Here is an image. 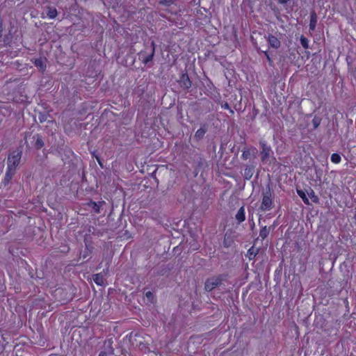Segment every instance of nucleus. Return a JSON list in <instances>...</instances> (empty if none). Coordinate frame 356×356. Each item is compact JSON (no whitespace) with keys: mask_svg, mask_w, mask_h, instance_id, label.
<instances>
[{"mask_svg":"<svg viewBox=\"0 0 356 356\" xmlns=\"http://www.w3.org/2000/svg\"><path fill=\"white\" fill-rule=\"evenodd\" d=\"M227 274H219L207 278L204 283L205 291L210 292L220 286L227 280Z\"/></svg>","mask_w":356,"mask_h":356,"instance_id":"nucleus-1","label":"nucleus"},{"mask_svg":"<svg viewBox=\"0 0 356 356\" xmlns=\"http://www.w3.org/2000/svg\"><path fill=\"white\" fill-rule=\"evenodd\" d=\"M22 156V149L21 148H17L13 151L8 156L7 160V168L10 170L16 171L17 166L19 165Z\"/></svg>","mask_w":356,"mask_h":356,"instance_id":"nucleus-2","label":"nucleus"},{"mask_svg":"<svg viewBox=\"0 0 356 356\" xmlns=\"http://www.w3.org/2000/svg\"><path fill=\"white\" fill-rule=\"evenodd\" d=\"M272 193L270 187H268L266 192L263 193L262 202L260 209L262 211H269L272 209Z\"/></svg>","mask_w":356,"mask_h":356,"instance_id":"nucleus-3","label":"nucleus"},{"mask_svg":"<svg viewBox=\"0 0 356 356\" xmlns=\"http://www.w3.org/2000/svg\"><path fill=\"white\" fill-rule=\"evenodd\" d=\"M259 145L261 147V161L263 163H266L269 160L270 156L273 154V152L270 146L268 145L264 140L259 141Z\"/></svg>","mask_w":356,"mask_h":356,"instance_id":"nucleus-4","label":"nucleus"},{"mask_svg":"<svg viewBox=\"0 0 356 356\" xmlns=\"http://www.w3.org/2000/svg\"><path fill=\"white\" fill-rule=\"evenodd\" d=\"M155 42L152 41L149 53L147 54L146 51H141L139 53V56L143 58L142 61L144 64L147 65L153 60L155 54Z\"/></svg>","mask_w":356,"mask_h":356,"instance_id":"nucleus-5","label":"nucleus"},{"mask_svg":"<svg viewBox=\"0 0 356 356\" xmlns=\"http://www.w3.org/2000/svg\"><path fill=\"white\" fill-rule=\"evenodd\" d=\"M209 125L207 123H202L200 128L196 131L194 135V139L196 141L202 140L204 137L205 134L208 131Z\"/></svg>","mask_w":356,"mask_h":356,"instance_id":"nucleus-6","label":"nucleus"},{"mask_svg":"<svg viewBox=\"0 0 356 356\" xmlns=\"http://www.w3.org/2000/svg\"><path fill=\"white\" fill-rule=\"evenodd\" d=\"M180 86L184 89H189L192 86V82L187 73H184L181 75L178 81Z\"/></svg>","mask_w":356,"mask_h":356,"instance_id":"nucleus-7","label":"nucleus"},{"mask_svg":"<svg viewBox=\"0 0 356 356\" xmlns=\"http://www.w3.org/2000/svg\"><path fill=\"white\" fill-rule=\"evenodd\" d=\"M267 40L269 45L273 48L278 49L281 45L280 41L273 35L269 34Z\"/></svg>","mask_w":356,"mask_h":356,"instance_id":"nucleus-8","label":"nucleus"},{"mask_svg":"<svg viewBox=\"0 0 356 356\" xmlns=\"http://www.w3.org/2000/svg\"><path fill=\"white\" fill-rule=\"evenodd\" d=\"M257 153V149L255 147L248 148L245 147L243 150V154L241 158L243 160H247L250 159L251 154H252L254 156H255V154Z\"/></svg>","mask_w":356,"mask_h":356,"instance_id":"nucleus-9","label":"nucleus"},{"mask_svg":"<svg viewBox=\"0 0 356 356\" xmlns=\"http://www.w3.org/2000/svg\"><path fill=\"white\" fill-rule=\"evenodd\" d=\"M34 65L39 68L41 71L44 72L46 70V60L42 58H35L32 60Z\"/></svg>","mask_w":356,"mask_h":356,"instance_id":"nucleus-10","label":"nucleus"},{"mask_svg":"<svg viewBox=\"0 0 356 356\" xmlns=\"http://www.w3.org/2000/svg\"><path fill=\"white\" fill-rule=\"evenodd\" d=\"M317 15L314 10L310 13L309 31H314L317 24Z\"/></svg>","mask_w":356,"mask_h":356,"instance_id":"nucleus-11","label":"nucleus"},{"mask_svg":"<svg viewBox=\"0 0 356 356\" xmlns=\"http://www.w3.org/2000/svg\"><path fill=\"white\" fill-rule=\"evenodd\" d=\"M254 172V166L247 165L244 169L243 177L245 179H250Z\"/></svg>","mask_w":356,"mask_h":356,"instance_id":"nucleus-12","label":"nucleus"},{"mask_svg":"<svg viewBox=\"0 0 356 356\" xmlns=\"http://www.w3.org/2000/svg\"><path fill=\"white\" fill-rule=\"evenodd\" d=\"M103 204H105L104 201H102V202H99L90 201V202L88 203V206L92 207V210L96 213H99L101 212L100 208L102 207V206Z\"/></svg>","mask_w":356,"mask_h":356,"instance_id":"nucleus-13","label":"nucleus"},{"mask_svg":"<svg viewBox=\"0 0 356 356\" xmlns=\"http://www.w3.org/2000/svg\"><path fill=\"white\" fill-rule=\"evenodd\" d=\"M235 218H236V220H237L238 224L243 222L245 220L244 207H241L238 210L237 213L236 214Z\"/></svg>","mask_w":356,"mask_h":356,"instance_id":"nucleus-14","label":"nucleus"},{"mask_svg":"<svg viewBox=\"0 0 356 356\" xmlns=\"http://www.w3.org/2000/svg\"><path fill=\"white\" fill-rule=\"evenodd\" d=\"M259 249L255 248L254 246H252L247 252L246 257H248L250 260H253L255 259L256 256L259 253Z\"/></svg>","mask_w":356,"mask_h":356,"instance_id":"nucleus-15","label":"nucleus"},{"mask_svg":"<svg viewBox=\"0 0 356 356\" xmlns=\"http://www.w3.org/2000/svg\"><path fill=\"white\" fill-rule=\"evenodd\" d=\"M33 139L35 140V144H34V147L37 149H41L44 143V141L42 138V137L39 135V134H36L35 136H33Z\"/></svg>","mask_w":356,"mask_h":356,"instance_id":"nucleus-16","label":"nucleus"},{"mask_svg":"<svg viewBox=\"0 0 356 356\" xmlns=\"http://www.w3.org/2000/svg\"><path fill=\"white\" fill-rule=\"evenodd\" d=\"M104 346L106 347V351L110 355H114V348L113 347V340L112 339H108L105 341Z\"/></svg>","mask_w":356,"mask_h":356,"instance_id":"nucleus-17","label":"nucleus"},{"mask_svg":"<svg viewBox=\"0 0 356 356\" xmlns=\"http://www.w3.org/2000/svg\"><path fill=\"white\" fill-rule=\"evenodd\" d=\"M307 194L308 196L311 198L312 201L314 203H318L319 198L315 194V192L314 190L309 187V189L306 191Z\"/></svg>","mask_w":356,"mask_h":356,"instance_id":"nucleus-18","label":"nucleus"},{"mask_svg":"<svg viewBox=\"0 0 356 356\" xmlns=\"http://www.w3.org/2000/svg\"><path fill=\"white\" fill-rule=\"evenodd\" d=\"M93 281L99 286H103L104 284V278L101 273L94 275Z\"/></svg>","mask_w":356,"mask_h":356,"instance_id":"nucleus-19","label":"nucleus"},{"mask_svg":"<svg viewBox=\"0 0 356 356\" xmlns=\"http://www.w3.org/2000/svg\"><path fill=\"white\" fill-rule=\"evenodd\" d=\"M297 193L300 196V197L302 200L303 202L305 204L309 205V201L308 197L306 195V191H304L303 190L297 188Z\"/></svg>","mask_w":356,"mask_h":356,"instance_id":"nucleus-20","label":"nucleus"},{"mask_svg":"<svg viewBox=\"0 0 356 356\" xmlns=\"http://www.w3.org/2000/svg\"><path fill=\"white\" fill-rule=\"evenodd\" d=\"M58 13L57 10L54 7H48L47 15L50 19H54L56 17Z\"/></svg>","mask_w":356,"mask_h":356,"instance_id":"nucleus-21","label":"nucleus"},{"mask_svg":"<svg viewBox=\"0 0 356 356\" xmlns=\"http://www.w3.org/2000/svg\"><path fill=\"white\" fill-rule=\"evenodd\" d=\"M49 116H50V115L47 112H39L38 120L40 123H43L47 120V119Z\"/></svg>","mask_w":356,"mask_h":356,"instance_id":"nucleus-22","label":"nucleus"},{"mask_svg":"<svg viewBox=\"0 0 356 356\" xmlns=\"http://www.w3.org/2000/svg\"><path fill=\"white\" fill-rule=\"evenodd\" d=\"M270 229L267 228L266 226L263 227L259 232V236L261 237L262 239H265L269 234Z\"/></svg>","mask_w":356,"mask_h":356,"instance_id":"nucleus-23","label":"nucleus"},{"mask_svg":"<svg viewBox=\"0 0 356 356\" xmlns=\"http://www.w3.org/2000/svg\"><path fill=\"white\" fill-rule=\"evenodd\" d=\"M322 118L318 115H315L312 119V123L314 127V129H316L318 127L321 122Z\"/></svg>","mask_w":356,"mask_h":356,"instance_id":"nucleus-24","label":"nucleus"},{"mask_svg":"<svg viewBox=\"0 0 356 356\" xmlns=\"http://www.w3.org/2000/svg\"><path fill=\"white\" fill-rule=\"evenodd\" d=\"M15 172H16V171L10 170V169L7 168L4 180L6 182H9L11 180V179L13 178V175L15 174Z\"/></svg>","mask_w":356,"mask_h":356,"instance_id":"nucleus-25","label":"nucleus"},{"mask_svg":"<svg viewBox=\"0 0 356 356\" xmlns=\"http://www.w3.org/2000/svg\"><path fill=\"white\" fill-rule=\"evenodd\" d=\"M300 40L304 49H307L309 48V40L304 35H301Z\"/></svg>","mask_w":356,"mask_h":356,"instance_id":"nucleus-26","label":"nucleus"},{"mask_svg":"<svg viewBox=\"0 0 356 356\" xmlns=\"http://www.w3.org/2000/svg\"><path fill=\"white\" fill-rule=\"evenodd\" d=\"M331 161L334 163H339L341 161V156L337 153H334L331 155Z\"/></svg>","mask_w":356,"mask_h":356,"instance_id":"nucleus-27","label":"nucleus"},{"mask_svg":"<svg viewBox=\"0 0 356 356\" xmlns=\"http://www.w3.org/2000/svg\"><path fill=\"white\" fill-rule=\"evenodd\" d=\"M90 254V250L88 248V247L86 248V249L84 250L83 251V253L82 254V257L83 259H87V260H88V257Z\"/></svg>","mask_w":356,"mask_h":356,"instance_id":"nucleus-28","label":"nucleus"},{"mask_svg":"<svg viewBox=\"0 0 356 356\" xmlns=\"http://www.w3.org/2000/svg\"><path fill=\"white\" fill-rule=\"evenodd\" d=\"M145 296L147 297V298H148L149 300H152L154 296H153V293L151 292V291H147L145 293Z\"/></svg>","mask_w":356,"mask_h":356,"instance_id":"nucleus-29","label":"nucleus"},{"mask_svg":"<svg viewBox=\"0 0 356 356\" xmlns=\"http://www.w3.org/2000/svg\"><path fill=\"white\" fill-rule=\"evenodd\" d=\"M222 107L224 108L225 109L230 110V112L232 113H234V111L230 108L229 105L228 104V103H225L223 105H222Z\"/></svg>","mask_w":356,"mask_h":356,"instance_id":"nucleus-30","label":"nucleus"},{"mask_svg":"<svg viewBox=\"0 0 356 356\" xmlns=\"http://www.w3.org/2000/svg\"><path fill=\"white\" fill-rule=\"evenodd\" d=\"M225 149V144L224 143H221L220 147V155L221 156L222 155Z\"/></svg>","mask_w":356,"mask_h":356,"instance_id":"nucleus-31","label":"nucleus"},{"mask_svg":"<svg viewBox=\"0 0 356 356\" xmlns=\"http://www.w3.org/2000/svg\"><path fill=\"white\" fill-rule=\"evenodd\" d=\"M110 355L108 353H107V352L106 350L104 351H101L100 353L99 354V356H108Z\"/></svg>","mask_w":356,"mask_h":356,"instance_id":"nucleus-32","label":"nucleus"},{"mask_svg":"<svg viewBox=\"0 0 356 356\" xmlns=\"http://www.w3.org/2000/svg\"><path fill=\"white\" fill-rule=\"evenodd\" d=\"M264 54H265V56H266L267 60H268V62H269V63H270H270H272V60H271L270 57L269 56V55H268V52L265 51V52H264Z\"/></svg>","mask_w":356,"mask_h":356,"instance_id":"nucleus-33","label":"nucleus"},{"mask_svg":"<svg viewBox=\"0 0 356 356\" xmlns=\"http://www.w3.org/2000/svg\"><path fill=\"white\" fill-rule=\"evenodd\" d=\"M290 0H277V1L280 4H286Z\"/></svg>","mask_w":356,"mask_h":356,"instance_id":"nucleus-34","label":"nucleus"},{"mask_svg":"<svg viewBox=\"0 0 356 356\" xmlns=\"http://www.w3.org/2000/svg\"><path fill=\"white\" fill-rule=\"evenodd\" d=\"M97 161H98V163H99V165H100L101 167H102L103 165H102V162H101V161H100L99 158L97 157Z\"/></svg>","mask_w":356,"mask_h":356,"instance_id":"nucleus-35","label":"nucleus"},{"mask_svg":"<svg viewBox=\"0 0 356 356\" xmlns=\"http://www.w3.org/2000/svg\"><path fill=\"white\" fill-rule=\"evenodd\" d=\"M232 152H235L234 147L231 149Z\"/></svg>","mask_w":356,"mask_h":356,"instance_id":"nucleus-36","label":"nucleus"},{"mask_svg":"<svg viewBox=\"0 0 356 356\" xmlns=\"http://www.w3.org/2000/svg\"><path fill=\"white\" fill-rule=\"evenodd\" d=\"M350 356H356V355H354L353 353H351Z\"/></svg>","mask_w":356,"mask_h":356,"instance_id":"nucleus-37","label":"nucleus"}]
</instances>
